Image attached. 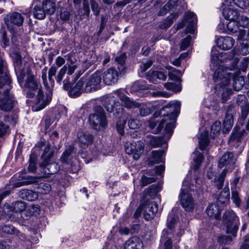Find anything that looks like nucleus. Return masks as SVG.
<instances>
[{"mask_svg": "<svg viewBox=\"0 0 249 249\" xmlns=\"http://www.w3.org/2000/svg\"><path fill=\"white\" fill-rule=\"evenodd\" d=\"M27 76L25 80L24 87L26 89V96L33 98L36 96L35 104L33 110L35 111L43 109L51 101V95L45 96L42 89L40 82L32 71L33 66L30 63L25 64Z\"/></svg>", "mask_w": 249, "mask_h": 249, "instance_id": "f257e3e1", "label": "nucleus"}, {"mask_svg": "<svg viewBox=\"0 0 249 249\" xmlns=\"http://www.w3.org/2000/svg\"><path fill=\"white\" fill-rule=\"evenodd\" d=\"M11 83L7 66L3 60L0 59V89L4 88L2 93L0 91V109L4 112L11 111L17 103L13 95L10 92Z\"/></svg>", "mask_w": 249, "mask_h": 249, "instance_id": "f03ea898", "label": "nucleus"}, {"mask_svg": "<svg viewBox=\"0 0 249 249\" xmlns=\"http://www.w3.org/2000/svg\"><path fill=\"white\" fill-rule=\"evenodd\" d=\"M229 70H224L223 66L219 67L214 72L213 80L220 87L228 86L232 82V87L234 90L239 91L243 87L245 82L242 76H239L229 71Z\"/></svg>", "mask_w": 249, "mask_h": 249, "instance_id": "7ed1b4c3", "label": "nucleus"}, {"mask_svg": "<svg viewBox=\"0 0 249 249\" xmlns=\"http://www.w3.org/2000/svg\"><path fill=\"white\" fill-rule=\"evenodd\" d=\"M179 107L180 104L175 102L165 105L160 110L159 115L162 116L163 118L160 120L156 132H160L164 125L165 129L167 132L172 131L175 127L176 119Z\"/></svg>", "mask_w": 249, "mask_h": 249, "instance_id": "20e7f679", "label": "nucleus"}, {"mask_svg": "<svg viewBox=\"0 0 249 249\" xmlns=\"http://www.w3.org/2000/svg\"><path fill=\"white\" fill-rule=\"evenodd\" d=\"M94 109V113L89 116V122L93 129L100 130L107 125L106 114L101 106H95Z\"/></svg>", "mask_w": 249, "mask_h": 249, "instance_id": "39448f33", "label": "nucleus"}, {"mask_svg": "<svg viewBox=\"0 0 249 249\" xmlns=\"http://www.w3.org/2000/svg\"><path fill=\"white\" fill-rule=\"evenodd\" d=\"M115 94H116L117 97L124 102L125 107L130 108H139L140 114L141 116H147L152 113V110L150 107L145 105H140L135 101L131 100L124 93L121 89L115 91Z\"/></svg>", "mask_w": 249, "mask_h": 249, "instance_id": "423d86ee", "label": "nucleus"}, {"mask_svg": "<svg viewBox=\"0 0 249 249\" xmlns=\"http://www.w3.org/2000/svg\"><path fill=\"white\" fill-rule=\"evenodd\" d=\"M141 207L144 218L146 220L153 219L158 210V205L155 202L149 200H142Z\"/></svg>", "mask_w": 249, "mask_h": 249, "instance_id": "0eeeda50", "label": "nucleus"}, {"mask_svg": "<svg viewBox=\"0 0 249 249\" xmlns=\"http://www.w3.org/2000/svg\"><path fill=\"white\" fill-rule=\"evenodd\" d=\"M144 147V145L142 141L133 142L125 144V151L126 154L133 155V159L137 160L143 153Z\"/></svg>", "mask_w": 249, "mask_h": 249, "instance_id": "6e6552de", "label": "nucleus"}, {"mask_svg": "<svg viewBox=\"0 0 249 249\" xmlns=\"http://www.w3.org/2000/svg\"><path fill=\"white\" fill-rule=\"evenodd\" d=\"M101 74L95 72L91 75L84 83H86L84 90L86 92H91L100 89L101 83Z\"/></svg>", "mask_w": 249, "mask_h": 249, "instance_id": "1a4fd4ad", "label": "nucleus"}, {"mask_svg": "<svg viewBox=\"0 0 249 249\" xmlns=\"http://www.w3.org/2000/svg\"><path fill=\"white\" fill-rule=\"evenodd\" d=\"M235 161L233 154L232 152H228L225 153L219 159L218 166L220 168L225 167L224 170H226V173L230 172L234 168Z\"/></svg>", "mask_w": 249, "mask_h": 249, "instance_id": "9d476101", "label": "nucleus"}, {"mask_svg": "<svg viewBox=\"0 0 249 249\" xmlns=\"http://www.w3.org/2000/svg\"><path fill=\"white\" fill-rule=\"evenodd\" d=\"M180 201L181 206L186 211H192L195 207V202L192 196L182 190L180 195Z\"/></svg>", "mask_w": 249, "mask_h": 249, "instance_id": "9b49d317", "label": "nucleus"}, {"mask_svg": "<svg viewBox=\"0 0 249 249\" xmlns=\"http://www.w3.org/2000/svg\"><path fill=\"white\" fill-rule=\"evenodd\" d=\"M31 8L35 18L43 19L46 17V14L42 6L41 0H33Z\"/></svg>", "mask_w": 249, "mask_h": 249, "instance_id": "f8f14e48", "label": "nucleus"}, {"mask_svg": "<svg viewBox=\"0 0 249 249\" xmlns=\"http://www.w3.org/2000/svg\"><path fill=\"white\" fill-rule=\"evenodd\" d=\"M24 20V16L21 14L17 12L7 15L4 17L5 23L7 26L10 24H13L17 26H20L22 25Z\"/></svg>", "mask_w": 249, "mask_h": 249, "instance_id": "ddd939ff", "label": "nucleus"}, {"mask_svg": "<svg viewBox=\"0 0 249 249\" xmlns=\"http://www.w3.org/2000/svg\"><path fill=\"white\" fill-rule=\"evenodd\" d=\"M77 140L81 147H87L93 141V136L88 132L79 131L77 134Z\"/></svg>", "mask_w": 249, "mask_h": 249, "instance_id": "4468645a", "label": "nucleus"}, {"mask_svg": "<svg viewBox=\"0 0 249 249\" xmlns=\"http://www.w3.org/2000/svg\"><path fill=\"white\" fill-rule=\"evenodd\" d=\"M104 106L108 112H112L115 110L116 113L119 114L123 112V108L121 103L119 101L113 100L110 98H106Z\"/></svg>", "mask_w": 249, "mask_h": 249, "instance_id": "2eb2a0df", "label": "nucleus"}, {"mask_svg": "<svg viewBox=\"0 0 249 249\" xmlns=\"http://www.w3.org/2000/svg\"><path fill=\"white\" fill-rule=\"evenodd\" d=\"M118 77L119 75L116 70L110 68L104 72L103 81L106 85H111L117 82Z\"/></svg>", "mask_w": 249, "mask_h": 249, "instance_id": "dca6fc26", "label": "nucleus"}, {"mask_svg": "<svg viewBox=\"0 0 249 249\" xmlns=\"http://www.w3.org/2000/svg\"><path fill=\"white\" fill-rule=\"evenodd\" d=\"M58 6L60 8L59 17L60 19L65 21L69 20L73 12L71 6L68 4H64V2L63 1H59Z\"/></svg>", "mask_w": 249, "mask_h": 249, "instance_id": "f3484780", "label": "nucleus"}, {"mask_svg": "<svg viewBox=\"0 0 249 249\" xmlns=\"http://www.w3.org/2000/svg\"><path fill=\"white\" fill-rule=\"evenodd\" d=\"M50 160H47L46 161H42L40 163V166L42 169V172L46 175H53L56 173L58 170V165L56 162H50Z\"/></svg>", "mask_w": 249, "mask_h": 249, "instance_id": "a211bd4d", "label": "nucleus"}, {"mask_svg": "<svg viewBox=\"0 0 249 249\" xmlns=\"http://www.w3.org/2000/svg\"><path fill=\"white\" fill-rule=\"evenodd\" d=\"M14 121V118L8 115H5L3 120H0V137H2L9 133L10 127L8 123Z\"/></svg>", "mask_w": 249, "mask_h": 249, "instance_id": "6ab92c4d", "label": "nucleus"}, {"mask_svg": "<svg viewBox=\"0 0 249 249\" xmlns=\"http://www.w3.org/2000/svg\"><path fill=\"white\" fill-rule=\"evenodd\" d=\"M234 44V40L230 36L220 37L217 41V45L218 47L224 50H228L231 49Z\"/></svg>", "mask_w": 249, "mask_h": 249, "instance_id": "aec40b11", "label": "nucleus"}, {"mask_svg": "<svg viewBox=\"0 0 249 249\" xmlns=\"http://www.w3.org/2000/svg\"><path fill=\"white\" fill-rule=\"evenodd\" d=\"M166 78V71H149L146 75V79L153 83H156L157 79L165 81Z\"/></svg>", "mask_w": 249, "mask_h": 249, "instance_id": "412c9836", "label": "nucleus"}, {"mask_svg": "<svg viewBox=\"0 0 249 249\" xmlns=\"http://www.w3.org/2000/svg\"><path fill=\"white\" fill-rule=\"evenodd\" d=\"M185 23H189V26L188 27V29L190 32L193 31V27L196 24L197 18L196 16L193 12L187 13L185 15V19L183 22L180 23L178 25V28H181L183 27Z\"/></svg>", "mask_w": 249, "mask_h": 249, "instance_id": "4be33fe9", "label": "nucleus"}, {"mask_svg": "<svg viewBox=\"0 0 249 249\" xmlns=\"http://www.w3.org/2000/svg\"><path fill=\"white\" fill-rule=\"evenodd\" d=\"M76 151L73 145H70L69 147L65 150L63 155L60 158V160L63 163H66L69 164L70 162L74 161L73 160L75 156Z\"/></svg>", "mask_w": 249, "mask_h": 249, "instance_id": "5701e85b", "label": "nucleus"}, {"mask_svg": "<svg viewBox=\"0 0 249 249\" xmlns=\"http://www.w3.org/2000/svg\"><path fill=\"white\" fill-rule=\"evenodd\" d=\"M84 84V79L82 78L76 83L75 85L69 90V95L72 97H76L80 96L84 90V89H83Z\"/></svg>", "mask_w": 249, "mask_h": 249, "instance_id": "b1692460", "label": "nucleus"}, {"mask_svg": "<svg viewBox=\"0 0 249 249\" xmlns=\"http://www.w3.org/2000/svg\"><path fill=\"white\" fill-rule=\"evenodd\" d=\"M143 243L137 237H133L128 240L125 244V249H142Z\"/></svg>", "mask_w": 249, "mask_h": 249, "instance_id": "393cba45", "label": "nucleus"}, {"mask_svg": "<svg viewBox=\"0 0 249 249\" xmlns=\"http://www.w3.org/2000/svg\"><path fill=\"white\" fill-rule=\"evenodd\" d=\"M0 230L4 233L7 234H16L20 238H24V235L18 231H17L15 227L9 224L1 225L0 226Z\"/></svg>", "mask_w": 249, "mask_h": 249, "instance_id": "a878e982", "label": "nucleus"}, {"mask_svg": "<svg viewBox=\"0 0 249 249\" xmlns=\"http://www.w3.org/2000/svg\"><path fill=\"white\" fill-rule=\"evenodd\" d=\"M224 53L223 52L219 53L218 51L217 50L216 48L213 47L211 51V62L215 67H218L216 70L221 66H218L219 62L220 61H223V59L222 58ZM224 68V66H222Z\"/></svg>", "mask_w": 249, "mask_h": 249, "instance_id": "bb28decb", "label": "nucleus"}, {"mask_svg": "<svg viewBox=\"0 0 249 249\" xmlns=\"http://www.w3.org/2000/svg\"><path fill=\"white\" fill-rule=\"evenodd\" d=\"M222 10L224 18L230 21L236 20L239 18V14L237 10L229 8H223Z\"/></svg>", "mask_w": 249, "mask_h": 249, "instance_id": "cd10ccee", "label": "nucleus"}, {"mask_svg": "<svg viewBox=\"0 0 249 249\" xmlns=\"http://www.w3.org/2000/svg\"><path fill=\"white\" fill-rule=\"evenodd\" d=\"M21 63V56L18 54H16V61L15 63V68L16 72L19 71L20 75L18 76V80L19 83L22 82L24 77V73L25 71V67L23 69L20 68ZM27 62H25L26 63Z\"/></svg>", "mask_w": 249, "mask_h": 249, "instance_id": "c85d7f7f", "label": "nucleus"}, {"mask_svg": "<svg viewBox=\"0 0 249 249\" xmlns=\"http://www.w3.org/2000/svg\"><path fill=\"white\" fill-rule=\"evenodd\" d=\"M239 224V221H234L224 223L226 227V233L231 234L234 237H236Z\"/></svg>", "mask_w": 249, "mask_h": 249, "instance_id": "c756f323", "label": "nucleus"}, {"mask_svg": "<svg viewBox=\"0 0 249 249\" xmlns=\"http://www.w3.org/2000/svg\"><path fill=\"white\" fill-rule=\"evenodd\" d=\"M207 214L211 217L215 219L220 218L221 211L218 205L215 203L210 204L206 210Z\"/></svg>", "mask_w": 249, "mask_h": 249, "instance_id": "7c9ffc66", "label": "nucleus"}, {"mask_svg": "<svg viewBox=\"0 0 249 249\" xmlns=\"http://www.w3.org/2000/svg\"><path fill=\"white\" fill-rule=\"evenodd\" d=\"M171 234L170 231L163 230L160 241L163 244L164 249H172V242L171 241Z\"/></svg>", "mask_w": 249, "mask_h": 249, "instance_id": "2f4dec72", "label": "nucleus"}, {"mask_svg": "<svg viewBox=\"0 0 249 249\" xmlns=\"http://www.w3.org/2000/svg\"><path fill=\"white\" fill-rule=\"evenodd\" d=\"M159 191L158 187L156 185H152L145 189L142 194V200H148V197H154Z\"/></svg>", "mask_w": 249, "mask_h": 249, "instance_id": "473e14b6", "label": "nucleus"}, {"mask_svg": "<svg viewBox=\"0 0 249 249\" xmlns=\"http://www.w3.org/2000/svg\"><path fill=\"white\" fill-rule=\"evenodd\" d=\"M42 6L46 14L53 15L56 10L55 3L52 0H41Z\"/></svg>", "mask_w": 249, "mask_h": 249, "instance_id": "72a5a7b5", "label": "nucleus"}, {"mask_svg": "<svg viewBox=\"0 0 249 249\" xmlns=\"http://www.w3.org/2000/svg\"><path fill=\"white\" fill-rule=\"evenodd\" d=\"M233 124V116L231 115H225L223 121V131L224 133H228Z\"/></svg>", "mask_w": 249, "mask_h": 249, "instance_id": "f704fd0d", "label": "nucleus"}, {"mask_svg": "<svg viewBox=\"0 0 249 249\" xmlns=\"http://www.w3.org/2000/svg\"><path fill=\"white\" fill-rule=\"evenodd\" d=\"M223 221L224 223L234 221H239L235 213L231 210L226 211L223 215Z\"/></svg>", "mask_w": 249, "mask_h": 249, "instance_id": "c9c22d12", "label": "nucleus"}, {"mask_svg": "<svg viewBox=\"0 0 249 249\" xmlns=\"http://www.w3.org/2000/svg\"><path fill=\"white\" fill-rule=\"evenodd\" d=\"M21 197L28 201H32L38 198V195L36 193L29 190H23L20 193Z\"/></svg>", "mask_w": 249, "mask_h": 249, "instance_id": "e433bc0d", "label": "nucleus"}, {"mask_svg": "<svg viewBox=\"0 0 249 249\" xmlns=\"http://www.w3.org/2000/svg\"><path fill=\"white\" fill-rule=\"evenodd\" d=\"M164 153L163 150H154L151 153L149 161L151 164L158 163L162 161V156Z\"/></svg>", "mask_w": 249, "mask_h": 249, "instance_id": "4c0bfd02", "label": "nucleus"}, {"mask_svg": "<svg viewBox=\"0 0 249 249\" xmlns=\"http://www.w3.org/2000/svg\"><path fill=\"white\" fill-rule=\"evenodd\" d=\"M198 139L199 148L201 150H204L209 142L208 139V132L206 131L201 133Z\"/></svg>", "mask_w": 249, "mask_h": 249, "instance_id": "58836bf2", "label": "nucleus"}, {"mask_svg": "<svg viewBox=\"0 0 249 249\" xmlns=\"http://www.w3.org/2000/svg\"><path fill=\"white\" fill-rule=\"evenodd\" d=\"M126 57V53H121L115 57L116 62L119 65V66L117 67V69L120 72L121 74L122 73H123L125 70L124 65Z\"/></svg>", "mask_w": 249, "mask_h": 249, "instance_id": "ea45409f", "label": "nucleus"}, {"mask_svg": "<svg viewBox=\"0 0 249 249\" xmlns=\"http://www.w3.org/2000/svg\"><path fill=\"white\" fill-rule=\"evenodd\" d=\"M230 190L228 187H225L221 191L218 197L217 200L221 204H225L230 200Z\"/></svg>", "mask_w": 249, "mask_h": 249, "instance_id": "a19ab883", "label": "nucleus"}, {"mask_svg": "<svg viewBox=\"0 0 249 249\" xmlns=\"http://www.w3.org/2000/svg\"><path fill=\"white\" fill-rule=\"evenodd\" d=\"M53 155L54 152L50 150V144L48 143L45 147L41 155L42 161H46L47 160H50L53 156Z\"/></svg>", "mask_w": 249, "mask_h": 249, "instance_id": "79ce46f5", "label": "nucleus"}, {"mask_svg": "<svg viewBox=\"0 0 249 249\" xmlns=\"http://www.w3.org/2000/svg\"><path fill=\"white\" fill-rule=\"evenodd\" d=\"M194 155H195L194 168V169L197 170L200 167L204 157L203 155L198 151L195 152Z\"/></svg>", "mask_w": 249, "mask_h": 249, "instance_id": "37998d69", "label": "nucleus"}, {"mask_svg": "<svg viewBox=\"0 0 249 249\" xmlns=\"http://www.w3.org/2000/svg\"><path fill=\"white\" fill-rule=\"evenodd\" d=\"M146 87L144 85L143 81H138L135 82L130 87V92H135L140 90H144Z\"/></svg>", "mask_w": 249, "mask_h": 249, "instance_id": "c03bdc74", "label": "nucleus"}, {"mask_svg": "<svg viewBox=\"0 0 249 249\" xmlns=\"http://www.w3.org/2000/svg\"><path fill=\"white\" fill-rule=\"evenodd\" d=\"M125 118L126 120H128V125L130 128L134 129L139 127L140 123L139 121L133 118L130 115L127 114V117Z\"/></svg>", "mask_w": 249, "mask_h": 249, "instance_id": "a18cd8bd", "label": "nucleus"}, {"mask_svg": "<svg viewBox=\"0 0 249 249\" xmlns=\"http://www.w3.org/2000/svg\"><path fill=\"white\" fill-rule=\"evenodd\" d=\"M227 27L230 34L237 33L239 29L238 24L235 20L229 21L227 24Z\"/></svg>", "mask_w": 249, "mask_h": 249, "instance_id": "49530a36", "label": "nucleus"}, {"mask_svg": "<svg viewBox=\"0 0 249 249\" xmlns=\"http://www.w3.org/2000/svg\"><path fill=\"white\" fill-rule=\"evenodd\" d=\"M126 123V119L125 117H121L117 122L116 129L118 133L123 135L124 133V128Z\"/></svg>", "mask_w": 249, "mask_h": 249, "instance_id": "de8ad7c7", "label": "nucleus"}, {"mask_svg": "<svg viewBox=\"0 0 249 249\" xmlns=\"http://www.w3.org/2000/svg\"><path fill=\"white\" fill-rule=\"evenodd\" d=\"M221 123L219 121H215L211 127V135L214 138L220 133L221 130Z\"/></svg>", "mask_w": 249, "mask_h": 249, "instance_id": "09e8293b", "label": "nucleus"}, {"mask_svg": "<svg viewBox=\"0 0 249 249\" xmlns=\"http://www.w3.org/2000/svg\"><path fill=\"white\" fill-rule=\"evenodd\" d=\"M226 174V170H223L221 174L218 177H217L216 181L214 182L216 183L215 186L217 189L219 190L222 188Z\"/></svg>", "mask_w": 249, "mask_h": 249, "instance_id": "8fccbe9b", "label": "nucleus"}, {"mask_svg": "<svg viewBox=\"0 0 249 249\" xmlns=\"http://www.w3.org/2000/svg\"><path fill=\"white\" fill-rule=\"evenodd\" d=\"M163 139L161 137L151 136L150 137L149 143L153 147H158L161 145Z\"/></svg>", "mask_w": 249, "mask_h": 249, "instance_id": "3c124183", "label": "nucleus"}, {"mask_svg": "<svg viewBox=\"0 0 249 249\" xmlns=\"http://www.w3.org/2000/svg\"><path fill=\"white\" fill-rule=\"evenodd\" d=\"M13 210L16 212H21L26 208V204L23 201H17L13 204Z\"/></svg>", "mask_w": 249, "mask_h": 249, "instance_id": "603ef678", "label": "nucleus"}, {"mask_svg": "<svg viewBox=\"0 0 249 249\" xmlns=\"http://www.w3.org/2000/svg\"><path fill=\"white\" fill-rule=\"evenodd\" d=\"M246 130L243 129L240 132L235 131L234 129L231 135L230 139L231 140H237V141H240L242 136L246 133Z\"/></svg>", "mask_w": 249, "mask_h": 249, "instance_id": "864d4df0", "label": "nucleus"}, {"mask_svg": "<svg viewBox=\"0 0 249 249\" xmlns=\"http://www.w3.org/2000/svg\"><path fill=\"white\" fill-rule=\"evenodd\" d=\"M231 199L236 206L239 207L241 205V199L239 197L238 192L232 188H231Z\"/></svg>", "mask_w": 249, "mask_h": 249, "instance_id": "5fc2aeb1", "label": "nucleus"}, {"mask_svg": "<svg viewBox=\"0 0 249 249\" xmlns=\"http://www.w3.org/2000/svg\"><path fill=\"white\" fill-rule=\"evenodd\" d=\"M164 87L168 90H172L175 92H178L181 90L179 86L174 83H166L164 84Z\"/></svg>", "mask_w": 249, "mask_h": 249, "instance_id": "6e6d98bb", "label": "nucleus"}, {"mask_svg": "<svg viewBox=\"0 0 249 249\" xmlns=\"http://www.w3.org/2000/svg\"><path fill=\"white\" fill-rule=\"evenodd\" d=\"M65 58L70 64H77V59L74 52H71L65 56Z\"/></svg>", "mask_w": 249, "mask_h": 249, "instance_id": "4d7b16f0", "label": "nucleus"}, {"mask_svg": "<svg viewBox=\"0 0 249 249\" xmlns=\"http://www.w3.org/2000/svg\"><path fill=\"white\" fill-rule=\"evenodd\" d=\"M67 70V67L66 66H64L62 68H61L59 71L57 76L56 77V80L57 82L59 84H61V82L64 77V76L66 74Z\"/></svg>", "mask_w": 249, "mask_h": 249, "instance_id": "13d9d810", "label": "nucleus"}, {"mask_svg": "<svg viewBox=\"0 0 249 249\" xmlns=\"http://www.w3.org/2000/svg\"><path fill=\"white\" fill-rule=\"evenodd\" d=\"M68 165H70V167L68 168L70 171L72 173H76L80 169L78 161L76 160L75 159H74V161L70 162Z\"/></svg>", "mask_w": 249, "mask_h": 249, "instance_id": "bf43d9fd", "label": "nucleus"}, {"mask_svg": "<svg viewBox=\"0 0 249 249\" xmlns=\"http://www.w3.org/2000/svg\"><path fill=\"white\" fill-rule=\"evenodd\" d=\"M156 178L154 177H147L144 175H143L141 179V182L142 186H145L149 184L155 182Z\"/></svg>", "mask_w": 249, "mask_h": 249, "instance_id": "052dcab7", "label": "nucleus"}, {"mask_svg": "<svg viewBox=\"0 0 249 249\" xmlns=\"http://www.w3.org/2000/svg\"><path fill=\"white\" fill-rule=\"evenodd\" d=\"M37 179L38 178L36 177L28 176L25 180L23 181L22 182H19L18 183L21 184L20 185H18V186H20L21 185H29L36 183L37 182Z\"/></svg>", "mask_w": 249, "mask_h": 249, "instance_id": "680f3d73", "label": "nucleus"}, {"mask_svg": "<svg viewBox=\"0 0 249 249\" xmlns=\"http://www.w3.org/2000/svg\"><path fill=\"white\" fill-rule=\"evenodd\" d=\"M237 21L238 24L242 27H247L249 23V18L245 16L242 15L238 18Z\"/></svg>", "mask_w": 249, "mask_h": 249, "instance_id": "e2e57ef3", "label": "nucleus"}, {"mask_svg": "<svg viewBox=\"0 0 249 249\" xmlns=\"http://www.w3.org/2000/svg\"><path fill=\"white\" fill-rule=\"evenodd\" d=\"M36 160L35 158L30 157L29 160V164L28 167V170L30 172H35L36 169Z\"/></svg>", "mask_w": 249, "mask_h": 249, "instance_id": "0e129e2a", "label": "nucleus"}, {"mask_svg": "<svg viewBox=\"0 0 249 249\" xmlns=\"http://www.w3.org/2000/svg\"><path fill=\"white\" fill-rule=\"evenodd\" d=\"M232 241V237L231 236L222 235L219 237L218 242L221 244H228Z\"/></svg>", "mask_w": 249, "mask_h": 249, "instance_id": "69168bd1", "label": "nucleus"}, {"mask_svg": "<svg viewBox=\"0 0 249 249\" xmlns=\"http://www.w3.org/2000/svg\"><path fill=\"white\" fill-rule=\"evenodd\" d=\"M118 232L121 235H126L135 232V230L125 227H120L119 228Z\"/></svg>", "mask_w": 249, "mask_h": 249, "instance_id": "338daca9", "label": "nucleus"}, {"mask_svg": "<svg viewBox=\"0 0 249 249\" xmlns=\"http://www.w3.org/2000/svg\"><path fill=\"white\" fill-rule=\"evenodd\" d=\"M177 217L173 214L169 215L167 218V226L171 230L177 220Z\"/></svg>", "mask_w": 249, "mask_h": 249, "instance_id": "774afa93", "label": "nucleus"}]
</instances>
